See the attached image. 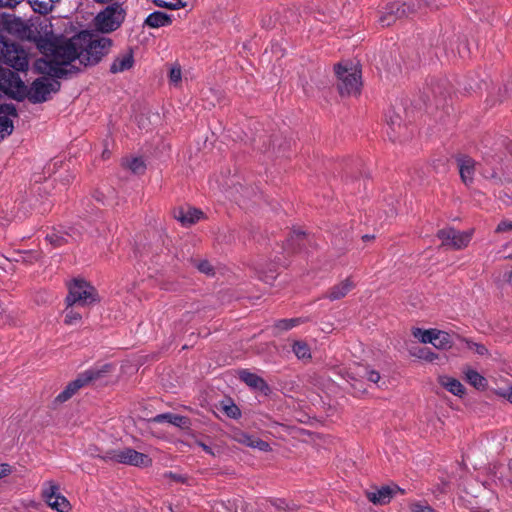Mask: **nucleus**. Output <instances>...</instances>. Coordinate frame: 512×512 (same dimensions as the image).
<instances>
[{"instance_id":"6ab92c4d","label":"nucleus","mask_w":512,"mask_h":512,"mask_svg":"<svg viewBox=\"0 0 512 512\" xmlns=\"http://www.w3.org/2000/svg\"><path fill=\"white\" fill-rule=\"evenodd\" d=\"M174 217L183 226H191L204 217V213L193 207H179L174 210Z\"/></svg>"},{"instance_id":"603ef678","label":"nucleus","mask_w":512,"mask_h":512,"mask_svg":"<svg viewBox=\"0 0 512 512\" xmlns=\"http://www.w3.org/2000/svg\"><path fill=\"white\" fill-rule=\"evenodd\" d=\"M366 377L370 382L378 383L380 380V374L376 370H368L366 371Z\"/></svg>"},{"instance_id":"7c9ffc66","label":"nucleus","mask_w":512,"mask_h":512,"mask_svg":"<svg viewBox=\"0 0 512 512\" xmlns=\"http://www.w3.org/2000/svg\"><path fill=\"white\" fill-rule=\"evenodd\" d=\"M434 342L433 346L437 349L446 350L452 347L451 335L445 331L437 330Z\"/></svg>"},{"instance_id":"393cba45","label":"nucleus","mask_w":512,"mask_h":512,"mask_svg":"<svg viewBox=\"0 0 512 512\" xmlns=\"http://www.w3.org/2000/svg\"><path fill=\"white\" fill-rule=\"evenodd\" d=\"M134 57L132 51L118 56L114 59L113 63L110 66V72L113 74L124 72L133 67Z\"/></svg>"},{"instance_id":"3c124183","label":"nucleus","mask_w":512,"mask_h":512,"mask_svg":"<svg viewBox=\"0 0 512 512\" xmlns=\"http://www.w3.org/2000/svg\"><path fill=\"white\" fill-rule=\"evenodd\" d=\"M23 0H0V8H14Z\"/></svg>"},{"instance_id":"c9c22d12","label":"nucleus","mask_w":512,"mask_h":512,"mask_svg":"<svg viewBox=\"0 0 512 512\" xmlns=\"http://www.w3.org/2000/svg\"><path fill=\"white\" fill-rule=\"evenodd\" d=\"M13 130V121L8 117H0V142L11 135Z\"/></svg>"},{"instance_id":"a19ab883","label":"nucleus","mask_w":512,"mask_h":512,"mask_svg":"<svg viewBox=\"0 0 512 512\" xmlns=\"http://www.w3.org/2000/svg\"><path fill=\"white\" fill-rule=\"evenodd\" d=\"M416 356L420 359H423V360H426V361H429V362H433L435 359L438 358L437 354H435L434 352H432L430 350V348H420L418 353L416 354Z\"/></svg>"},{"instance_id":"9b49d317","label":"nucleus","mask_w":512,"mask_h":512,"mask_svg":"<svg viewBox=\"0 0 512 512\" xmlns=\"http://www.w3.org/2000/svg\"><path fill=\"white\" fill-rule=\"evenodd\" d=\"M75 59L80 60L79 43L76 40V36L67 40L59 39L56 52L52 59L47 60L60 62L62 64H71Z\"/></svg>"},{"instance_id":"09e8293b","label":"nucleus","mask_w":512,"mask_h":512,"mask_svg":"<svg viewBox=\"0 0 512 512\" xmlns=\"http://www.w3.org/2000/svg\"><path fill=\"white\" fill-rule=\"evenodd\" d=\"M170 81L173 83H178L181 80V69L180 67H173L169 73Z\"/></svg>"},{"instance_id":"20e7f679","label":"nucleus","mask_w":512,"mask_h":512,"mask_svg":"<svg viewBox=\"0 0 512 512\" xmlns=\"http://www.w3.org/2000/svg\"><path fill=\"white\" fill-rule=\"evenodd\" d=\"M126 11L119 3H111L94 18V26L101 33L116 31L124 22Z\"/></svg>"},{"instance_id":"4c0bfd02","label":"nucleus","mask_w":512,"mask_h":512,"mask_svg":"<svg viewBox=\"0 0 512 512\" xmlns=\"http://www.w3.org/2000/svg\"><path fill=\"white\" fill-rule=\"evenodd\" d=\"M153 3L160 8H167L170 10H178L183 8L185 4L181 0H177L176 2H167L164 0H153Z\"/></svg>"},{"instance_id":"6e6d98bb","label":"nucleus","mask_w":512,"mask_h":512,"mask_svg":"<svg viewBox=\"0 0 512 512\" xmlns=\"http://www.w3.org/2000/svg\"><path fill=\"white\" fill-rule=\"evenodd\" d=\"M304 238H305V233L297 232V233H295L294 236L291 237V239L288 240V242H290V241H293V242L297 241V242L300 243V242H302L304 240Z\"/></svg>"},{"instance_id":"49530a36","label":"nucleus","mask_w":512,"mask_h":512,"mask_svg":"<svg viewBox=\"0 0 512 512\" xmlns=\"http://www.w3.org/2000/svg\"><path fill=\"white\" fill-rule=\"evenodd\" d=\"M247 446L258 448L261 451H268L270 449V445L266 441L258 438L254 442H247Z\"/></svg>"},{"instance_id":"bb28decb","label":"nucleus","mask_w":512,"mask_h":512,"mask_svg":"<svg viewBox=\"0 0 512 512\" xmlns=\"http://www.w3.org/2000/svg\"><path fill=\"white\" fill-rule=\"evenodd\" d=\"M439 383L441 384V386H443L446 390H448L455 396L462 397L465 394V387L456 378H452L449 376H440Z\"/></svg>"},{"instance_id":"f257e3e1","label":"nucleus","mask_w":512,"mask_h":512,"mask_svg":"<svg viewBox=\"0 0 512 512\" xmlns=\"http://www.w3.org/2000/svg\"><path fill=\"white\" fill-rule=\"evenodd\" d=\"M76 40L79 43L80 64L85 67L98 64L113 45L112 39L89 31L78 33Z\"/></svg>"},{"instance_id":"69168bd1","label":"nucleus","mask_w":512,"mask_h":512,"mask_svg":"<svg viewBox=\"0 0 512 512\" xmlns=\"http://www.w3.org/2000/svg\"><path fill=\"white\" fill-rule=\"evenodd\" d=\"M427 102H432L429 95L427 96V101H425V103H427Z\"/></svg>"},{"instance_id":"ddd939ff","label":"nucleus","mask_w":512,"mask_h":512,"mask_svg":"<svg viewBox=\"0 0 512 512\" xmlns=\"http://www.w3.org/2000/svg\"><path fill=\"white\" fill-rule=\"evenodd\" d=\"M456 163L459 169V174L462 182L466 186H470L474 181V175L476 171V162L468 155H457Z\"/></svg>"},{"instance_id":"bf43d9fd","label":"nucleus","mask_w":512,"mask_h":512,"mask_svg":"<svg viewBox=\"0 0 512 512\" xmlns=\"http://www.w3.org/2000/svg\"><path fill=\"white\" fill-rule=\"evenodd\" d=\"M167 476H169L170 478H172L173 480H175L177 482H184L183 476H181L179 474H175V473L169 472L167 474Z\"/></svg>"},{"instance_id":"0e129e2a","label":"nucleus","mask_w":512,"mask_h":512,"mask_svg":"<svg viewBox=\"0 0 512 512\" xmlns=\"http://www.w3.org/2000/svg\"><path fill=\"white\" fill-rule=\"evenodd\" d=\"M508 281L512 285V271L508 274Z\"/></svg>"},{"instance_id":"e2e57ef3","label":"nucleus","mask_w":512,"mask_h":512,"mask_svg":"<svg viewBox=\"0 0 512 512\" xmlns=\"http://www.w3.org/2000/svg\"><path fill=\"white\" fill-rule=\"evenodd\" d=\"M275 277L274 276H267L265 277L263 280L266 282V283H270L272 280H274Z\"/></svg>"},{"instance_id":"37998d69","label":"nucleus","mask_w":512,"mask_h":512,"mask_svg":"<svg viewBox=\"0 0 512 512\" xmlns=\"http://www.w3.org/2000/svg\"><path fill=\"white\" fill-rule=\"evenodd\" d=\"M410 509L411 512H435L430 505L423 502H416L411 504Z\"/></svg>"},{"instance_id":"864d4df0","label":"nucleus","mask_w":512,"mask_h":512,"mask_svg":"<svg viewBox=\"0 0 512 512\" xmlns=\"http://www.w3.org/2000/svg\"><path fill=\"white\" fill-rule=\"evenodd\" d=\"M12 472L11 466L7 463L0 464V479L8 476Z\"/></svg>"},{"instance_id":"a878e982","label":"nucleus","mask_w":512,"mask_h":512,"mask_svg":"<svg viewBox=\"0 0 512 512\" xmlns=\"http://www.w3.org/2000/svg\"><path fill=\"white\" fill-rule=\"evenodd\" d=\"M58 41V38L50 39L41 36L36 40V46L45 57L52 59L54 53L56 52Z\"/></svg>"},{"instance_id":"412c9836","label":"nucleus","mask_w":512,"mask_h":512,"mask_svg":"<svg viewBox=\"0 0 512 512\" xmlns=\"http://www.w3.org/2000/svg\"><path fill=\"white\" fill-rule=\"evenodd\" d=\"M152 422L155 423H163L167 422L170 423L176 427H179L181 429H189L190 427V420L186 416H181L173 413H162L154 416L151 419Z\"/></svg>"},{"instance_id":"c03bdc74","label":"nucleus","mask_w":512,"mask_h":512,"mask_svg":"<svg viewBox=\"0 0 512 512\" xmlns=\"http://www.w3.org/2000/svg\"><path fill=\"white\" fill-rule=\"evenodd\" d=\"M65 232V235L68 237L69 242L71 241H77L81 238V231L76 227H69L66 230H63Z\"/></svg>"},{"instance_id":"13d9d810","label":"nucleus","mask_w":512,"mask_h":512,"mask_svg":"<svg viewBox=\"0 0 512 512\" xmlns=\"http://www.w3.org/2000/svg\"><path fill=\"white\" fill-rule=\"evenodd\" d=\"M198 445L207 453V454H210V455H213L214 456V452L212 450L211 447H209L208 445H206L205 443L203 442H198Z\"/></svg>"},{"instance_id":"1a4fd4ad","label":"nucleus","mask_w":512,"mask_h":512,"mask_svg":"<svg viewBox=\"0 0 512 512\" xmlns=\"http://www.w3.org/2000/svg\"><path fill=\"white\" fill-rule=\"evenodd\" d=\"M437 237L442 241V246H447L454 250H461L469 245L472 239V232L459 231L449 227L439 230Z\"/></svg>"},{"instance_id":"052dcab7","label":"nucleus","mask_w":512,"mask_h":512,"mask_svg":"<svg viewBox=\"0 0 512 512\" xmlns=\"http://www.w3.org/2000/svg\"><path fill=\"white\" fill-rule=\"evenodd\" d=\"M94 1L99 4H108V3H113L114 0H94Z\"/></svg>"},{"instance_id":"2eb2a0df","label":"nucleus","mask_w":512,"mask_h":512,"mask_svg":"<svg viewBox=\"0 0 512 512\" xmlns=\"http://www.w3.org/2000/svg\"><path fill=\"white\" fill-rule=\"evenodd\" d=\"M406 16L405 7L403 6V0L389 3L385 11L379 18V22L383 27L392 25L397 19H401Z\"/></svg>"},{"instance_id":"cd10ccee","label":"nucleus","mask_w":512,"mask_h":512,"mask_svg":"<svg viewBox=\"0 0 512 512\" xmlns=\"http://www.w3.org/2000/svg\"><path fill=\"white\" fill-rule=\"evenodd\" d=\"M83 386L76 378L68 383L62 392H60L54 399L53 404L58 405L68 401L80 388Z\"/></svg>"},{"instance_id":"423d86ee","label":"nucleus","mask_w":512,"mask_h":512,"mask_svg":"<svg viewBox=\"0 0 512 512\" xmlns=\"http://www.w3.org/2000/svg\"><path fill=\"white\" fill-rule=\"evenodd\" d=\"M60 88L61 83L58 80L40 77L32 82L29 89L26 87V98L33 104L43 103L50 99L51 93H57Z\"/></svg>"},{"instance_id":"a211bd4d","label":"nucleus","mask_w":512,"mask_h":512,"mask_svg":"<svg viewBox=\"0 0 512 512\" xmlns=\"http://www.w3.org/2000/svg\"><path fill=\"white\" fill-rule=\"evenodd\" d=\"M239 379L250 388L257 390L266 396L271 393L268 383L262 377L246 369L239 372Z\"/></svg>"},{"instance_id":"473e14b6","label":"nucleus","mask_w":512,"mask_h":512,"mask_svg":"<svg viewBox=\"0 0 512 512\" xmlns=\"http://www.w3.org/2000/svg\"><path fill=\"white\" fill-rule=\"evenodd\" d=\"M302 322L301 318L280 319L275 322L274 329L278 332L288 331Z\"/></svg>"},{"instance_id":"58836bf2","label":"nucleus","mask_w":512,"mask_h":512,"mask_svg":"<svg viewBox=\"0 0 512 512\" xmlns=\"http://www.w3.org/2000/svg\"><path fill=\"white\" fill-rule=\"evenodd\" d=\"M82 319V315L77 312L76 310H74L73 308L69 309L67 308L66 309V313H65V319H64V323L66 325H73V324H76L78 323L80 320Z\"/></svg>"},{"instance_id":"4d7b16f0","label":"nucleus","mask_w":512,"mask_h":512,"mask_svg":"<svg viewBox=\"0 0 512 512\" xmlns=\"http://www.w3.org/2000/svg\"><path fill=\"white\" fill-rule=\"evenodd\" d=\"M255 440L256 438L248 434H243L242 437L239 439V441L244 443L245 445H247V442H254Z\"/></svg>"},{"instance_id":"9d476101","label":"nucleus","mask_w":512,"mask_h":512,"mask_svg":"<svg viewBox=\"0 0 512 512\" xmlns=\"http://www.w3.org/2000/svg\"><path fill=\"white\" fill-rule=\"evenodd\" d=\"M35 66L40 73L54 77L55 80L66 78L69 74H76L80 71V68L75 65L62 64L47 59L37 60Z\"/></svg>"},{"instance_id":"0eeeda50","label":"nucleus","mask_w":512,"mask_h":512,"mask_svg":"<svg viewBox=\"0 0 512 512\" xmlns=\"http://www.w3.org/2000/svg\"><path fill=\"white\" fill-rule=\"evenodd\" d=\"M99 457L103 460H112L136 467H148L152 464V459L147 454L140 453L132 448L108 450L103 456Z\"/></svg>"},{"instance_id":"4be33fe9","label":"nucleus","mask_w":512,"mask_h":512,"mask_svg":"<svg viewBox=\"0 0 512 512\" xmlns=\"http://www.w3.org/2000/svg\"><path fill=\"white\" fill-rule=\"evenodd\" d=\"M403 6L405 7L406 16H410L417 12H426L427 9L436 8L434 0H403Z\"/></svg>"},{"instance_id":"5701e85b","label":"nucleus","mask_w":512,"mask_h":512,"mask_svg":"<svg viewBox=\"0 0 512 512\" xmlns=\"http://www.w3.org/2000/svg\"><path fill=\"white\" fill-rule=\"evenodd\" d=\"M354 287V283L349 279H345L341 283L330 288L326 297L331 301L339 300L345 297Z\"/></svg>"},{"instance_id":"5fc2aeb1","label":"nucleus","mask_w":512,"mask_h":512,"mask_svg":"<svg viewBox=\"0 0 512 512\" xmlns=\"http://www.w3.org/2000/svg\"><path fill=\"white\" fill-rule=\"evenodd\" d=\"M275 25V21L272 19L271 16L268 17V19L266 18H263L262 19V26L267 28V29H270L272 28L273 26Z\"/></svg>"},{"instance_id":"8fccbe9b","label":"nucleus","mask_w":512,"mask_h":512,"mask_svg":"<svg viewBox=\"0 0 512 512\" xmlns=\"http://www.w3.org/2000/svg\"><path fill=\"white\" fill-rule=\"evenodd\" d=\"M497 395L505 398L512 404V385L507 389H500L499 391H497Z\"/></svg>"},{"instance_id":"c756f323","label":"nucleus","mask_w":512,"mask_h":512,"mask_svg":"<svg viewBox=\"0 0 512 512\" xmlns=\"http://www.w3.org/2000/svg\"><path fill=\"white\" fill-rule=\"evenodd\" d=\"M292 351L299 360L311 359V350L305 341H294L292 344Z\"/></svg>"},{"instance_id":"a18cd8bd","label":"nucleus","mask_w":512,"mask_h":512,"mask_svg":"<svg viewBox=\"0 0 512 512\" xmlns=\"http://www.w3.org/2000/svg\"><path fill=\"white\" fill-rule=\"evenodd\" d=\"M197 268L200 272L206 274V275H213L214 274V268L213 266L210 264L209 261L207 260H203V261H200L197 265Z\"/></svg>"},{"instance_id":"e433bc0d","label":"nucleus","mask_w":512,"mask_h":512,"mask_svg":"<svg viewBox=\"0 0 512 512\" xmlns=\"http://www.w3.org/2000/svg\"><path fill=\"white\" fill-rule=\"evenodd\" d=\"M127 166L135 174H143L146 170V165L141 158H133L129 160Z\"/></svg>"},{"instance_id":"4468645a","label":"nucleus","mask_w":512,"mask_h":512,"mask_svg":"<svg viewBox=\"0 0 512 512\" xmlns=\"http://www.w3.org/2000/svg\"><path fill=\"white\" fill-rule=\"evenodd\" d=\"M113 369V365L110 363L103 364L101 366H94L77 376L78 381L81 385L87 386L91 383H95L98 380L106 377Z\"/></svg>"},{"instance_id":"dca6fc26","label":"nucleus","mask_w":512,"mask_h":512,"mask_svg":"<svg viewBox=\"0 0 512 512\" xmlns=\"http://www.w3.org/2000/svg\"><path fill=\"white\" fill-rule=\"evenodd\" d=\"M396 492L404 494L405 491L397 485H394L393 487L382 486L376 491H368L366 496L368 500L375 505H385L391 501Z\"/></svg>"},{"instance_id":"f3484780","label":"nucleus","mask_w":512,"mask_h":512,"mask_svg":"<svg viewBox=\"0 0 512 512\" xmlns=\"http://www.w3.org/2000/svg\"><path fill=\"white\" fill-rule=\"evenodd\" d=\"M59 487L50 484L49 488L44 491V497L47 504L58 512H67L70 508L69 501L58 493Z\"/></svg>"},{"instance_id":"f8f14e48","label":"nucleus","mask_w":512,"mask_h":512,"mask_svg":"<svg viewBox=\"0 0 512 512\" xmlns=\"http://www.w3.org/2000/svg\"><path fill=\"white\" fill-rule=\"evenodd\" d=\"M386 123L388 125L387 134L393 142L403 141L408 138L404 133L407 127L402 124L401 116L394 110H389L386 114Z\"/></svg>"},{"instance_id":"f03ea898","label":"nucleus","mask_w":512,"mask_h":512,"mask_svg":"<svg viewBox=\"0 0 512 512\" xmlns=\"http://www.w3.org/2000/svg\"><path fill=\"white\" fill-rule=\"evenodd\" d=\"M68 290L65 299L67 308L74 305L86 307L100 301L96 288L83 279H74L68 285Z\"/></svg>"},{"instance_id":"79ce46f5","label":"nucleus","mask_w":512,"mask_h":512,"mask_svg":"<svg viewBox=\"0 0 512 512\" xmlns=\"http://www.w3.org/2000/svg\"><path fill=\"white\" fill-rule=\"evenodd\" d=\"M467 347L478 355L484 356L488 354V349L483 344L467 341Z\"/></svg>"},{"instance_id":"c85d7f7f","label":"nucleus","mask_w":512,"mask_h":512,"mask_svg":"<svg viewBox=\"0 0 512 512\" xmlns=\"http://www.w3.org/2000/svg\"><path fill=\"white\" fill-rule=\"evenodd\" d=\"M465 378L466 381L477 390H485V388L487 387L488 383L486 378L482 376L480 373H478L476 370L467 369L465 371Z\"/></svg>"},{"instance_id":"6e6552de","label":"nucleus","mask_w":512,"mask_h":512,"mask_svg":"<svg viewBox=\"0 0 512 512\" xmlns=\"http://www.w3.org/2000/svg\"><path fill=\"white\" fill-rule=\"evenodd\" d=\"M335 73L339 80L337 87L342 96L357 95L360 92V71L356 68L348 69L341 64H337L335 66Z\"/></svg>"},{"instance_id":"7ed1b4c3","label":"nucleus","mask_w":512,"mask_h":512,"mask_svg":"<svg viewBox=\"0 0 512 512\" xmlns=\"http://www.w3.org/2000/svg\"><path fill=\"white\" fill-rule=\"evenodd\" d=\"M0 59L16 71L24 72L28 69V55L23 47L4 37L0 38Z\"/></svg>"},{"instance_id":"de8ad7c7","label":"nucleus","mask_w":512,"mask_h":512,"mask_svg":"<svg viewBox=\"0 0 512 512\" xmlns=\"http://www.w3.org/2000/svg\"><path fill=\"white\" fill-rule=\"evenodd\" d=\"M512 231V221L502 220L496 227V233H505Z\"/></svg>"},{"instance_id":"72a5a7b5","label":"nucleus","mask_w":512,"mask_h":512,"mask_svg":"<svg viewBox=\"0 0 512 512\" xmlns=\"http://www.w3.org/2000/svg\"><path fill=\"white\" fill-rule=\"evenodd\" d=\"M436 331H437L436 329L422 330L420 328H417L413 332V335L415 337L419 338V340L422 343H425V344L431 343L433 345V344H435L434 340H435Z\"/></svg>"},{"instance_id":"680f3d73","label":"nucleus","mask_w":512,"mask_h":512,"mask_svg":"<svg viewBox=\"0 0 512 512\" xmlns=\"http://www.w3.org/2000/svg\"><path fill=\"white\" fill-rule=\"evenodd\" d=\"M362 239H363L364 241H369V240L374 239V236H373V235H368V234H366V235H364V236L362 237Z\"/></svg>"},{"instance_id":"aec40b11","label":"nucleus","mask_w":512,"mask_h":512,"mask_svg":"<svg viewBox=\"0 0 512 512\" xmlns=\"http://www.w3.org/2000/svg\"><path fill=\"white\" fill-rule=\"evenodd\" d=\"M429 90L431 91L433 102L438 107L443 104L446 97L450 94L451 87L446 79H440L432 81Z\"/></svg>"},{"instance_id":"2f4dec72","label":"nucleus","mask_w":512,"mask_h":512,"mask_svg":"<svg viewBox=\"0 0 512 512\" xmlns=\"http://www.w3.org/2000/svg\"><path fill=\"white\" fill-rule=\"evenodd\" d=\"M46 240L55 248L61 247L69 243L68 237L62 230L53 231L52 233L47 234Z\"/></svg>"},{"instance_id":"b1692460","label":"nucleus","mask_w":512,"mask_h":512,"mask_svg":"<svg viewBox=\"0 0 512 512\" xmlns=\"http://www.w3.org/2000/svg\"><path fill=\"white\" fill-rule=\"evenodd\" d=\"M172 23V17L162 11H155L147 16L144 26L150 28H160Z\"/></svg>"},{"instance_id":"f704fd0d","label":"nucleus","mask_w":512,"mask_h":512,"mask_svg":"<svg viewBox=\"0 0 512 512\" xmlns=\"http://www.w3.org/2000/svg\"><path fill=\"white\" fill-rule=\"evenodd\" d=\"M223 412L232 419H238L241 416V411L238 406L232 402L231 399L222 402Z\"/></svg>"},{"instance_id":"39448f33","label":"nucleus","mask_w":512,"mask_h":512,"mask_svg":"<svg viewBox=\"0 0 512 512\" xmlns=\"http://www.w3.org/2000/svg\"><path fill=\"white\" fill-rule=\"evenodd\" d=\"M2 94L22 101L26 98V85L16 71L0 67V97Z\"/></svg>"},{"instance_id":"ea45409f","label":"nucleus","mask_w":512,"mask_h":512,"mask_svg":"<svg viewBox=\"0 0 512 512\" xmlns=\"http://www.w3.org/2000/svg\"><path fill=\"white\" fill-rule=\"evenodd\" d=\"M0 117H18V112L14 104H0Z\"/></svg>"}]
</instances>
